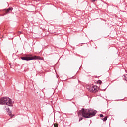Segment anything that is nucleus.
<instances>
[{
	"instance_id": "1",
	"label": "nucleus",
	"mask_w": 127,
	"mask_h": 127,
	"mask_svg": "<svg viewBox=\"0 0 127 127\" xmlns=\"http://www.w3.org/2000/svg\"><path fill=\"white\" fill-rule=\"evenodd\" d=\"M79 113H81L82 116L86 119L92 118V117L96 116V114H97L96 110L92 109H84V108H82L80 110Z\"/></svg>"
},
{
	"instance_id": "2",
	"label": "nucleus",
	"mask_w": 127,
	"mask_h": 127,
	"mask_svg": "<svg viewBox=\"0 0 127 127\" xmlns=\"http://www.w3.org/2000/svg\"><path fill=\"white\" fill-rule=\"evenodd\" d=\"M0 105H6L12 107V100L7 97L1 98L0 99Z\"/></svg>"
},
{
	"instance_id": "3",
	"label": "nucleus",
	"mask_w": 127,
	"mask_h": 127,
	"mask_svg": "<svg viewBox=\"0 0 127 127\" xmlns=\"http://www.w3.org/2000/svg\"><path fill=\"white\" fill-rule=\"evenodd\" d=\"M21 59L22 60H26V61H28L29 60H36L37 59L42 60V58L38 56H34L33 57H21Z\"/></svg>"
},
{
	"instance_id": "4",
	"label": "nucleus",
	"mask_w": 127,
	"mask_h": 127,
	"mask_svg": "<svg viewBox=\"0 0 127 127\" xmlns=\"http://www.w3.org/2000/svg\"><path fill=\"white\" fill-rule=\"evenodd\" d=\"M89 91L90 92H92V93H96V92L99 91V87L96 85L90 86L89 88Z\"/></svg>"
},
{
	"instance_id": "5",
	"label": "nucleus",
	"mask_w": 127,
	"mask_h": 127,
	"mask_svg": "<svg viewBox=\"0 0 127 127\" xmlns=\"http://www.w3.org/2000/svg\"><path fill=\"white\" fill-rule=\"evenodd\" d=\"M13 9V8L12 7L9 8L7 10L5 9V12L6 14H7L9 12V11H10V10H12Z\"/></svg>"
},
{
	"instance_id": "6",
	"label": "nucleus",
	"mask_w": 127,
	"mask_h": 127,
	"mask_svg": "<svg viewBox=\"0 0 127 127\" xmlns=\"http://www.w3.org/2000/svg\"><path fill=\"white\" fill-rule=\"evenodd\" d=\"M107 119H108V117L106 116V117H105L104 118H103L102 120L104 122H106V121H107Z\"/></svg>"
},
{
	"instance_id": "7",
	"label": "nucleus",
	"mask_w": 127,
	"mask_h": 127,
	"mask_svg": "<svg viewBox=\"0 0 127 127\" xmlns=\"http://www.w3.org/2000/svg\"><path fill=\"white\" fill-rule=\"evenodd\" d=\"M124 80H125V81H127V74H125L124 75Z\"/></svg>"
},
{
	"instance_id": "8",
	"label": "nucleus",
	"mask_w": 127,
	"mask_h": 127,
	"mask_svg": "<svg viewBox=\"0 0 127 127\" xmlns=\"http://www.w3.org/2000/svg\"><path fill=\"white\" fill-rule=\"evenodd\" d=\"M8 111L9 116H11V111H9V108L8 109Z\"/></svg>"
},
{
	"instance_id": "9",
	"label": "nucleus",
	"mask_w": 127,
	"mask_h": 127,
	"mask_svg": "<svg viewBox=\"0 0 127 127\" xmlns=\"http://www.w3.org/2000/svg\"><path fill=\"white\" fill-rule=\"evenodd\" d=\"M54 127H58V124L57 123H55L54 124Z\"/></svg>"
},
{
	"instance_id": "10",
	"label": "nucleus",
	"mask_w": 127,
	"mask_h": 127,
	"mask_svg": "<svg viewBox=\"0 0 127 127\" xmlns=\"http://www.w3.org/2000/svg\"><path fill=\"white\" fill-rule=\"evenodd\" d=\"M101 83H102V81L101 80H98L97 81V84H100V85H101Z\"/></svg>"
},
{
	"instance_id": "11",
	"label": "nucleus",
	"mask_w": 127,
	"mask_h": 127,
	"mask_svg": "<svg viewBox=\"0 0 127 127\" xmlns=\"http://www.w3.org/2000/svg\"><path fill=\"white\" fill-rule=\"evenodd\" d=\"M22 33V32H21V31H19V32H18V35H20V34H21Z\"/></svg>"
},
{
	"instance_id": "12",
	"label": "nucleus",
	"mask_w": 127,
	"mask_h": 127,
	"mask_svg": "<svg viewBox=\"0 0 127 127\" xmlns=\"http://www.w3.org/2000/svg\"><path fill=\"white\" fill-rule=\"evenodd\" d=\"M100 117L101 118H103V117H104V115H103V114H100Z\"/></svg>"
},
{
	"instance_id": "13",
	"label": "nucleus",
	"mask_w": 127,
	"mask_h": 127,
	"mask_svg": "<svg viewBox=\"0 0 127 127\" xmlns=\"http://www.w3.org/2000/svg\"><path fill=\"white\" fill-rule=\"evenodd\" d=\"M97 0H91V1H92V2H95V1H96Z\"/></svg>"
},
{
	"instance_id": "14",
	"label": "nucleus",
	"mask_w": 127,
	"mask_h": 127,
	"mask_svg": "<svg viewBox=\"0 0 127 127\" xmlns=\"http://www.w3.org/2000/svg\"><path fill=\"white\" fill-rule=\"evenodd\" d=\"M82 120H83V118L81 117V118L79 119V122H80V121H82Z\"/></svg>"
},
{
	"instance_id": "15",
	"label": "nucleus",
	"mask_w": 127,
	"mask_h": 127,
	"mask_svg": "<svg viewBox=\"0 0 127 127\" xmlns=\"http://www.w3.org/2000/svg\"><path fill=\"white\" fill-rule=\"evenodd\" d=\"M11 118H12V116L11 117Z\"/></svg>"
}]
</instances>
